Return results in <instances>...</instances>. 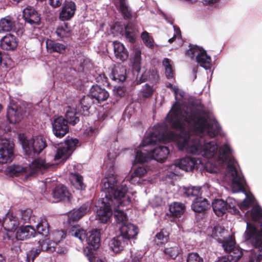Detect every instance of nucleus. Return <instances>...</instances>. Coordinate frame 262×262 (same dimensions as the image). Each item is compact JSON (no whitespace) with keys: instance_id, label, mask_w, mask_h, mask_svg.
<instances>
[{"instance_id":"5701e85b","label":"nucleus","mask_w":262,"mask_h":262,"mask_svg":"<svg viewBox=\"0 0 262 262\" xmlns=\"http://www.w3.org/2000/svg\"><path fill=\"white\" fill-rule=\"evenodd\" d=\"M35 230L31 226H21L16 232V237L18 240H25L34 236Z\"/></svg>"},{"instance_id":"b1692460","label":"nucleus","mask_w":262,"mask_h":262,"mask_svg":"<svg viewBox=\"0 0 262 262\" xmlns=\"http://www.w3.org/2000/svg\"><path fill=\"white\" fill-rule=\"evenodd\" d=\"M152 159L157 161L163 162L166 159L169 150L168 148L163 146H159L150 151Z\"/></svg>"},{"instance_id":"393cba45","label":"nucleus","mask_w":262,"mask_h":262,"mask_svg":"<svg viewBox=\"0 0 262 262\" xmlns=\"http://www.w3.org/2000/svg\"><path fill=\"white\" fill-rule=\"evenodd\" d=\"M23 118V114L20 109L17 108L16 106L13 105L9 106L7 111V118L11 123L19 122Z\"/></svg>"},{"instance_id":"0e129e2a","label":"nucleus","mask_w":262,"mask_h":262,"mask_svg":"<svg viewBox=\"0 0 262 262\" xmlns=\"http://www.w3.org/2000/svg\"><path fill=\"white\" fill-rule=\"evenodd\" d=\"M217 262H231L229 259L226 258V256H223L220 258Z\"/></svg>"},{"instance_id":"8fccbe9b","label":"nucleus","mask_w":262,"mask_h":262,"mask_svg":"<svg viewBox=\"0 0 262 262\" xmlns=\"http://www.w3.org/2000/svg\"><path fill=\"white\" fill-rule=\"evenodd\" d=\"M65 235L64 232L62 231H56L53 233L52 236V242H55V245H56L57 243H59Z\"/></svg>"},{"instance_id":"603ef678","label":"nucleus","mask_w":262,"mask_h":262,"mask_svg":"<svg viewBox=\"0 0 262 262\" xmlns=\"http://www.w3.org/2000/svg\"><path fill=\"white\" fill-rule=\"evenodd\" d=\"M164 252L169 257L172 258H174L178 254V250L175 248H166Z\"/></svg>"},{"instance_id":"bf43d9fd","label":"nucleus","mask_w":262,"mask_h":262,"mask_svg":"<svg viewBox=\"0 0 262 262\" xmlns=\"http://www.w3.org/2000/svg\"><path fill=\"white\" fill-rule=\"evenodd\" d=\"M198 66H194L192 69V77L191 80L193 81L196 78V74L198 73Z\"/></svg>"},{"instance_id":"0eeeda50","label":"nucleus","mask_w":262,"mask_h":262,"mask_svg":"<svg viewBox=\"0 0 262 262\" xmlns=\"http://www.w3.org/2000/svg\"><path fill=\"white\" fill-rule=\"evenodd\" d=\"M51 166V164L46 163L43 159L38 158L34 160L28 168L20 165H14L9 167L8 171L16 176L23 173L32 175L38 171L47 169Z\"/></svg>"},{"instance_id":"5fc2aeb1","label":"nucleus","mask_w":262,"mask_h":262,"mask_svg":"<svg viewBox=\"0 0 262 262\" xmlns=\"http://www.w3.org/2000/svg\"><path fill=\"white\" fill-rule=\"evenodd\" d=\"M63 0H49V4L53 7H59L62 3Z\"/></svg>"},{"instance_id":"c756f323","label":"nucleus","mask_w":262,"mask_h":262,"mask_svg":"<svg viewBox=\"0 0 262 262\" xmlns=\"http://www.w3.org/2000/svg\"><path fill=\"white\" fill-rule=\"evenodd\" d=\"M125 245V241L122 237L118 236L114 238L109 243L110 249L115 253L122 251Z\"/></svg>"},{"instance_id":"423d86ee","label":"nucleus","mask_w":262,"mask_h":262,"mask_svg":"<svg viewBox=\"0 0 262 262\" xmlns=\"http://www.w3.org/2000/svg\"><path fill=\"white\" fill-rule=\"evenodd\" d=\"M70 234L78 238L81 242L85 239L87 244L91 249H97L100 246V232L97 230H93L88 232L78 225L72 226Z\"/></svg>"},{"instance_id":"680f3d73","label":"nucleus","mask_w":262,"mask_h":262,"mask_svg":"<svg viewBox=\"0 0 262 262\" xmlns=\"http://www.w3.org/2000/svg\"><path fill=\"white\" fill-rule=\"evenodd\" d=\"M94 132V129L92 127L86 128L84 131V134L87 136H91Z\"/></svg>"},{"instance_id":"58836bf2","label":"nucleus","mask_w":262,"mask_h":262,"mask_svg":"<svg viewBox=\"0 0 262 262\" xmlns=\"http://www.w3.org/2000/svg\"><path fill=\"white\" fill-rule=\"evenodd\" d=\"M147 172L146 169L144 167H139L136 168L134 172L132 174L130 177L128 178V180L131 183H135L138 182L136 179L137 178L141 177L144 176Z\"/></svg>"},{"instance_id":"e433bc0d","label":"nucleus","mask_w":262,"mask_h":262,"mask_svg":"<svg viewBox=\"0 0 262 262\" xmlns=\"http://www.w3.org/2000/svg\"><path fill=\"white\" fill-rule=\"evenodd\" d=\"M36 229L39 234L47 237L49 233V224L45 218L41 219L36 226Z\"/></svg>"},{"instance_id":"a19ab883","label":"nucleus","mask_w":262,"mask_h":262,"mask_svg":"<svg viewBox=\"0 0 262 262\" xmlns=\"http://www.w3.org/2000/svg\"><path fill=\"white\" fill-rule=\"evenodd\" d=\"M154 92V90L152 86L148 84H145L140 90L139 96L143 98H148L152 96Z\"/></svg>"},{"instance_id":"a211bd4d","label":"nucleus","mask_w":262,"mask_h":262,"mask_svg":"<svg viewBox=\"0 0 262 262\" xmlns=\"http://www.w3.org/2000/svg\"><path fill=\"white\" fill-rule=\"evenodd\" d=\"M121 235L123 239H129L135 238L138 233V230L136 226L133 224L125 223L119 227Z\"/></svg>"},{"instance_id":"774afa93","label":"nucleus","mask_w":262,"mask_h":262,"mask_svg":"<svg viewBox=\"0 0 262 262\" xmlns=\"http://www.w3.org/2000/svg\"><path fill=\"white\" fill-rule=\"evenodd\" d=\"M0 262H6L3 257L0 255Z\"/></svg>"},{"instance_id":"49530a36","label":"nucleus","mask_w":262,"mask_h":262,"mask_svg":"<svg viewBox=\"0 0 262 262\" xmlns=\"http://www.w3.org/2000/svg\"><path fill=\"white\" fill-rule=\"evenodd\" d=\"M141 38L145 45L148 48H152L154 47L153 38L149 36L148 32L145 31L141 34Z\"/></svg>"},{"instance_id":"6e6552de","label":"nucleus","mask_w":262,"mask_h":262,"mask_svg":"<svg viewBox=\"0 0 262 262\" xmlns=\"http://www.w3.org/2000/svg\"><path fill=\"white\" fill-rule=\"evenodd\" d=\"M22 147L26 155L33 157L42 151L46 147V143L42 136H35L31 139H25L22 142Z\"/></svg>"},{"instance_id":"9b49d317","label":"nucleus","mask_w":262,"mask_h":262,"mask_svg":"<svg viewBox=\"0 0 262 262\" xmlns=\"http://www.w3.org/2000/svg\"><path fill=\"white\" fill-rule=\"evenodd\" d=\"M13 143L6 138H0V164L11 162L13 157Z\"/></svg>"},{"instance_id":"69168bd1","label":"nucleus","mask_w":262,"mask_h":262,"mask_svg":"<svg viewBox=\"0 0 262 262\" xmlns=\"http://www.w3.org/2000/svg\"><path fill=\"white\" fill-rule=\"evenodd\" d=\"M181 214H182L183 213L184 210L185 209V205L184 204H183L182 203H181Z\"/></svg>"},{"instance_id":"338daca9","label":"nucleus","mask_w":262,"mask_h":262,"mask_svg":"<svg viewBox=\"0 0 262 262\" xmlns=\"http://www.w3.org/2000/svg\"><path fill=\"white\" fill-rule=\"evenodd\" d=\"M175 38H176L175 36H174V37H172V38H170V39L168 40L169 42H170V43L174 41V40L175 39Z\"/></svg>"},{"instance_id":"37998d69","label":"nucleus","mask_w":262,"mask_h":262,"mask_svg":"<svg viewBox=\"0 0 262 262\" xmlns=\"http://www.w3.org/2000/svg\"><path fill=\"white\" fill-rule=\"evenodd\" d=\"M32 215V211L30 209L21 210L18 216L20 224H25L29 222Z\"/></svg>"},{"instance_id":"1a4fd4ad","label":"nucleus","mask_w":262,"mask_h":262,"mask_svg":"<svg viewBox=\"0 0 262 262\" xmlns=\"http://www.w3.org/2000/svg\"><path fill=\"white\" fill-rule=\"evenodd\" d=\"M222 247L227 254L226 258L231 262H236L242 257L243 252L235 244L234 239L229 236L222 242Z\"/></svg>"},{"instance_id":"412c9836","label":"nucleus","mask_w":262,"mask_h":262,"mask_svg":"<svg viewBox=\"0 0 262 262\" xmlns=\"http://www.w3.org/2000/svg\"><path fill=\"white\" fill-rule=\"evenodd\" d=\"M17 45L15 36L11 34L5 35L0 41V46L5 50L13 51L16 48Z\"/></svg>"},{"instance_id":"a18cd8bd","label":"nucleus","mask_w":262,"mask_h":262,"mask_svg":"<svg viewBox=\"0 0 262 262\" xmlns=\"http://www.w3.org/2000/svg\"><path fill=\"white\" fill-rule=\"evenodd\" d=\"M119 8L123 16L129 18L131 16L130 11L125 0H120Z\"/></svg>"},{"instance_id":"4d7b16f0","label":"nucleus","mask_w":262,"mask_h":262,"mask_svg":"<svg viewBox=\"0 0 262 262\" xmlns=\"http://www.w3.org/2000/svg\"><path fill=\"white\" fill-rule=\"evenodd\" d=\"M173 69L172 67L165 69V73L166 77L168 79L171 78L173 76Z\"/></svg>"},{"instance_id":"c85d7f7f","label":"nucleus","mask_w":262,"mask_h":262,"mask_svg":"<svg viewBox=\"0 0 262 262\" xmlns=\"http://www.w3.org/2000/svg\"><path fill=\"white\" fill-rule=\"evenodd\" d=\"M114 54L117 58L122 61L126 60L128 53L123 44L115 41L113 42Z\"/></svg>"},{"instance_id":"f257e3e1","label":"nucleus","mask_w":262,"mask_h":262,"mask_svg":"<svg viewBox=\"0 0 262 262\" xmlns=\"http://www.w3.org/2000/svg\"><path fill=\"white\" fill-rule=\"evenodd\" d=\"M181 91V151L200 155L207 159L205 168L211 173L223 171L225 181L232 183L234 192L242 190L245 184L244 176L238 170V165L233 157V150L226 141L219 147L214 141H208L210 138L222 135L221 127L215 120H207L204 111L195 108L184 110Z\"/></svg>"},{"instance_id":"3c124183","label":"nucleus","mask_w":262,"mask_h":262,"mask_svg":"<svg viewBox=\"0 0 262 262\" xmlns=\"http://www.w3.org/2000/svg\"><path fill=\"white\" fill-rule=\"evenodd\" d=\"M155 241L157 244L166 243L167 241V235L165 234L163 231H161L156 234Z\"/></svg>"},{"instance_id":"4468645a","label":"nucleus","mask_w":262,"mask_h":262,"mask_svg":"<svg viewBox=\"0 0 262 262\" xmlns=\"http://www.w3.org/2000/svg\"><path fill=\"white\" fill-rule=\"evenodd\" d=\"M52 129L53 134L57 137L61 138L64 136L69 132L66 120L62 116L55 118L52 123Z\"/></svg>"},{"instance_id":"aec40b11","label":"nucleus","mask_w":262,"mask_h":262,"mask_svg":"<svg viewBox=\"0 0 262 262\" xmlns=\"http://www.w3.org/2000/svg\"><path fill=\"white\" fill-rule=\"evenodd\" d=\"M91 204L86 203L78 209H74L68 213L69 221H77L90 210Z\"/></svg>"},{"instance_id":"de8ad7c7","label":"nucleus","mask_w":262,"mask_h":262,"mask_svg":"<svg viewBox=\"0 0 262 262\" xmlns=\"http://www.w3.org/2000/svg\"><path fill=\"white\" fill-rule=\"evenodd\" d=\"M187 262H203V259L197 253H190L188 254Z\"/></svg>"},{"instance_id":"09e8293b","label":"nucleus","mask_w":262,"mask_h":262,"mask_svg":"<svg viewBox=\"0 0 262 262\" xmlns=\"http://www.w3.org/2000/svg\"><path fill=\"white\" fill-rule=\"evenodd\" d=\"M93 102L92 101L91 98L89 97H84L81 100V107L83 109V111L84 112L88 111L89 109V108L91 106V105L92 104Z\"/></svg>"},{"instance_id":"ea45409f","label":"nucleus","mask_w":262,"mask_h":262,"mask_svg":"<svg viewBox=\"0 0 262 262\" xmlns=\"http://www.w3.org/2000/svg\"><path fill=\"white\" fill-rule=\"evenodd\" d=\"M152 159L150 152H147L145 150L138 151L136 153L135 161L139 163L147 162Z\"/></svg>"},{"instance_id":"bb28decb","label":"nucleus","mask_w":262,"mask_h":262,"mask_svg":"<svg viewBox=\"0 0 262 262\" xmlns=\"http://www.w3.org/2000/svg\"><path fill=\"white\" fill-rule=\"evenodd\" d=\"M53 196L57 201H69L70 193L63 185L56 186L53 190Z\"/></svg>"},{"instance_id":"4be33fe9","label":"nucleus","mask_w":262,"mask_h":262,"mask_svg":"<svg viewBox=\"0 0 262 262\" xmlns=\"http://www.w3.org/2000/svg\"><path fill=\"white\" fill-rule=\"evenodd\" d=\"M90 95L92 98H95L98 102L106 100L109 96L108 92L104 89L97 85H93L91 88Z\"/></svg>"},{"instance_id":"e2e57ef3","label":"nucleus","mask_w":262,"mask_h":262,"mask_svg":"<svg viewBox=\"0 0 262 262\" xmlns=\"http://www.w3.org/2000/svg\"><path fill=\"white\" fill-rule=\"evenodd\" d=\"M142 258L141 254H138L137 256H135L133 257L132 262H140V259Z\"/></svg>"},{"instance_id":"a878e982","label":"nucleus","mask_w":262,"mask_h":262,"mask_svg":"<svg viewBox=\"0 0 262 262\" xmlns=\"http://www.w3.org/2000/svg\"><path fill=\"white\" fill-rule=\"evenodd\" d=\"M125 73V67L121 64H117L113 69L110 78L114 81L123 82L126 79Z\"/></svg>"},{"instance_id":"864d4df0","label":"nucleus","mask_w":262,"mask_h":262,"mask_svg":"<svg viewBox=\"0 0 262 262\" xmlns=\"http://www.w3.org/2000/svg\"><path fill=\"white\" fill-rule=\"evenodd\" d=\"M141 51L140 50H137L135 51L134 54V63L136 65H138L140 63L141 61Z\"/></svg>"},{"instance_id":"6e6d98bb","label":"nucleus","mask_w":262,"mask_h":262,"mask_svg":"<svg viewBox=\"0 0 262 262\" xmlns=\"http://www.w3.org/2000/svg\"><path fill=\"white\" fill-rule=\"evenodd\" d=\"M162 63L165 69L172 67L171 61L168 58H164L163 60Z\"/></svg>"},{"instance_id":"cd10ccee","label":"nucleus","mask_w":262,"mask_h":262,"mask_svg":"<svg viewBox=\"0 0 262 262\" xmlns=\"http://www.w3.org/2000/svg\"><path fill=\"white\" fill-rule=\"evenodd\" d=\"M46 47L48 51L50 53L57 52L60 54H63L66 50L65 45L59 42H55L50 39L47 40Z\"/></svg>"},{"instance_id":"7c9ffc66","label":"nucleus","mask_w":262,"mask_h":262,"mask_svg":"<svg viewBox=\"0 0 262 262\" xmlns=\"http://www.w3.org/2000/svg\"><path fill=\"white\" fill-rule=\"evenodd\" d=\"M212 206L215 214L218 216H223L227 211L226 203L223 200L216 199L212 203Z\"/></svg>"},{"instance_id":"39448f33","label":"nucleus","mask_w":262,"mask_h":262,"mask_svg":"<svg viewBox=\"0 0 262 262\" xmlns=\"http://www.w3.org/2000/svg\"><path fill=\"white\" fill-rule=\"evenodd\" d=\"M185 56L191 59H195L199 66L205 70L211 71L212 59L207 51L202 47L189 44L188 49L185 51Z\"/></svg>"},{"instance_id":"f3484780","label":"nucleus","mask_w":262,"mask_h":262,"mask_svg":"<svg viewBox=\"0 0 262 262\" xmlns=\"http://www.w3.org/2000/svg\"><path fill=\"white\" fill-rule=\"evenodd\" d=\"M24 17L27 24L30 25L34 28L40 24V18L37 12L31 7H27L23 11Z\"/></svg>"},{"instance_id":"f704fd0d","label":"nucleus","mask_w":262,"mask_h":262,"mask_svg":"<svg viewBox=\"0 0 262 262\" xmlns=\"http://www.w3.org/2000/svg\"><path fill=\"white\" fill-rule=\"evenodd\" d=\"M70 173V180L72 185L77 189L82 190L84 188L85 185L83 183V178L81 176L77 173Z\"/></svg>"},{"instance_id":"2eb2a0df","label":"nucleus","mask_w":262,"mask_h":262,"mask_svg":"<svg viewBox=\"0 0 262 262\" xmlns=\"http://www.w3.org/2000/svg\"><path fill=\"white\" fill-rule=\"evenodd\" d=\"M76 10L75 3L72 1H66L62 5L59 18L62 21L69 20L74 15Z\"/></svg>"},{"instance_id":"9d476101","label":"nucleus","mask_w":262,"mask_h":262,"mask_svg":"<svg viewBox=\"0 0 262 262\" xmlns=\"http://www.w3.org/2000/svg\"><path fill=\"white\" fill-rule=\"evenodd\" d=\"M41 249H31L27 254V262H34V258L40 253L41 250L52 252L55 251V242L51 241V235L49 237H45V239L39 241Z\"/></svg>"},{"instance_id":"c03bdc74","label":"nucleus","mask_w":262,"mask_h":262,"mask_svg":"<svg viewBox=\"0 0 262 262\" xmlns=\"http://www.w3.org/2000/svg\"><path fill=\"white\" fill-rule=\"evenodd\" d=\"M171 215L173 217H179L180 215V203L174 202L169 207Z\"/></svg>"},{"instance_id":"ddd939ff","label":"nucleus","mask_w":262,"mask_h":262,"mask_svg":"<svg viewBox=\"0 0 262 262\" xmlns=\"http://www.w3.org/2000/svg\"><path fill=\"white\" fill-rule=\"evenodd\" d=\"M184 196L190 197V196H197L206 198L211 195L210 185L205 184L202 186H192L190 187H184Z\"/></svg>"},{"instance_id":"13d9d810","label":"nucleus","mask_w":262,"mask_h":262,"mask_svg":"<svg viewBox=\"0 0 262 262\" xmlns=\"http://www.w3.org/2000/svg\"><path fill=\"white\" fill-rule=\"evenodd\" d=\"M220 0H203L202 3L204 5H212L214 4L217 3Z\"/></svg>"},{"instance_id":"6ab92c4d","label":"nucleus","mask_w":262,"mask_h":262,"mask_svg":"<svg viewBox=\"0 0 262 262\" xmlns=\"http://www.w3.org/2000/svg\"><path fill=\"white\" fill-rule=\"evenodd\" d=\"M189 198L190 199L193 198L191 208L195 212H203L209 206V203L206 198L197 196H190Z\"/></svg>"},{"instance_id":"7ed1b4c3","label":"nucleus","mask_w":262,"mask_h":262,"mask_svg":"<svg viewBox=\"0 0 262 262\" xmlns=\"http://www.w3.org/2000/svg\"><path fill=\"white\" fill-rule=\"evenodd\" d=\"M223 180L230 183L232 187V183L229 181H226L223 177ZM244 179H245L244 178ZM245 180V179H244ZM246 181V180H245ZM241 190L245 192L246 198L238 205L236 200L232 198H228L225 203L227 211L233 214L239 212L238 208L243 211L246 218V229L244 234V242L247 244H250L252 247L257 249L258 251V258L262 256V209L258 205L256 204L255 198L252 195L245 193V187ZM231 188H232L231 187ZM232 190L234 192L232 189ZM241 192V191H237Z\"/></svg>"},{"instance_id":"f8f14e48","label":"nucleus","mask_w":262,"mask_h":262,"mask_svg":"<svg viewBox=\"0 0 262 262\" xmlns=\"http://www.w3.org/2000/svg\"><path fill=\"white\" fill-rule=\"evenodd\" d=\"M78 143V140L76 139H71L66 141L64 144L62 145L57 149L56 154L55 156V159H62V160H66L69 158Z\"/></svg>"},{"instance_id":"72a5a7b5","label":"nucleus","mask_w":262,"mask_h":262,"mask_svg":"<svg viewBox=\"0 0 262 262\" xmlns=\"http://www.w3.org/2000/svg\"><path fill=\"white\" fill-rule=\"evenodd\" d=\"M196 164L195 159L190 157L181 158V170L185 171H192Z\"/></svg>"},{"instance_id":"f03ea898","label":"nucleus","mask_w":262,"mask_h":262,"mask_svg":"<svg viewBox=\"0 0 262 262\" xmlns=\"http://www.w3.org/2000/svg\"><path fill=\"white\" fill-rule=\"evenodd\" d=\"M102 191L105 193L101 205L97 210V217L101 222L106 223L112 215V208L116 222L121 225L126 223L127 215L124 207L129 205L130 200L126 195L127 191L124 181L119 183L114 174H108L102 180Z\"/></svg>"},{"instance_id":"20e7f679","label":"nucleus","mask_w":262,"mask_h":262,"mask_svg":"<svg viewBox=\"0 0 262 262\" xmlns=\"http://www.w3.org/2000/svg\"><path fill=\"white\" fill-rule=\"evenodd\" d=\"M167 86L171 89L174 94L176 102L166 117L165 124H158L154 126L153 130L143 139L142 146L165 144L170 141H177L179 133L169 130V128L178 130L180 127V102L179 99V89L170 83Z\"/></svg>"},{"instance_id":"2f4dec72","label":"nucleus","mask_w":262,"mask_h":262,"mask_svg":"<svg viewBox=\"0 0 262 262\" xmlns=\"http://www.w3.org/2000/svg\"><path fill=\"white\" fill-rule=\"evenodd\" d=\"M15 27V22L13 19L7 16L0 20V33L9 32Z\"/></svg>"},{"instance_id":"c9c22d12","label":"nucleus","mask_w":262,"mask_h":262,"mask_svg":"<svg viewBox=\"0 0 262 262\" xmlns=\"http://www.w3.org/2000/svg\"><path fill=\"white\" fill-rule=\"evenodd\" d=\"M125 30L126 37L129 39L130 42H134L135 40V36L138 32L136 24L129 23L125 27Z\"/></svg>"},{"instance_id":"473e14b6","label":"nucleus","mask_w":262,"mask_h":262,"mask_svg":"<svg viewBox=\"0 0 262 262\" xmlns=\"http://www.w3.org/2000/svg\"><path fill=\"white\" fill-rule=\"evenodd\" d=\"M67 122L74 125L79 121V114L76 111L75 107H68L66 113Z\"/></svg>"},{"instance_id":"79ce46f5","label":"nucleus","mask_w":262,"mask_h":262,"mask_svg":"<svg viewBox=\"0 0 262 262\" xmlns=\"http://www.w3.org/2000/svg\"><path fill=\"white\" fill-rule=\"evenodd\" d=\"M56 33L59 37L63 38L70 36V29L66 25L60 26L57 28Z\"/></svg>"},{"instance_id":"4c0bfd02","label":"nucleus","mask_w":262,"mask_h":262,"mask_svg":"<svg viewBox=\"0 0 262 262\" xmlns=\"http://www.w3.org/2000/svg\"><path fill=\"white\" fill-rule=\"evenodd\" d=\"M227 233V231L222 228L219 226H214L212 230V237L218 241L219 243L222 244V242L224 239H226L227 238H225L224 234Z\"/></svg>"},{"instance_id":"052dcab7","label":"nucleus","mask_w":262,"mask_h":262,"mask_svg":"<svg viewBox=\"0 0 262 262\" xmlns=\"http://www.w3.org/2000/svg\"><path fill=\"white\" fill-rule=\"evenodd\" d=\"M151 77H150V76H149V79L150 80H152L154 82H156L157 81V80L158 79V76L157 75V73L156 71H152L151 72Z\"/></svg>"},{"instance_id":"dca6fc26","label":"nucleus","mask_w":262,"mask_h":262,"mask_svg":"<svg viewBox=\"0 0 262 262\" xmlns=\"http://www.w3.org/2000/svg\"><path fill=\"white\" fill-rule=\"evenodd\" d=\"M20 224L18 215L13 213H8L3 219V226L8 231H15Z\"/></svg>"}]
</instances>
